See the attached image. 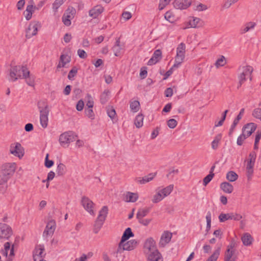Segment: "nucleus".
I'll list each match as a JSON object with an SVG mask.
<instances>
[{
    "instance_id": "864d4df0",
    "label": "nucleus",
    "mask_w": 261,
    "mask_h": 261,
    "mask_svg": "<svg viewBox=\"0 0 261 261\" xmlns=\"http://www.w3.org/2000/svg\"><path fill=\"white\" fill-rule=\"evenodd\" d=\"M252 116L258 119H260L261 121V109L260 108H256L255 109L252 114Z\"/></svg>"
},
{
    "instance_id": "37998d69",
    "label": "nucleus",
    "mask_w": 261,
    "mask_h": 261,
    "mask_svg": "<svg viewBox=\"0 0 261 261\" xmlns=\"http://www.w3.org/2000/svg\"><path fill=\"white\" fill-rule=\"evenodd\" d=\"M226 63L225 57L223 56H222L220 58L218 59L216 63L215 66L219 68V67L224 66Z\"/></svg>"
},
{
    "instance_id": "052dcab7",
    "label": "nucleus",
    "mask_w": 261,
    "mask_h": 261,
    "mask_svg": "<svg viewBox=\"0 0 261 261\" xmlns=\"http://www.w3.org/2000/svg\"><path fill=\"white\" fill-rule=\"evenodd\" d=\"M239 122V120H237V119H234V120H233V122L232 123V124H231V127L230 128V129H229V136H231L232 134L233 133L236 126L237 125V124H238Z\"/></svg>"
},
{
    "instance_id": "c9c22d12",
    "label": "nucleus",
    "mask_w": 261,
    "mask_h": 261,
    "mask_svg": "<svg viewBox=\"0 0 261 261\" xmlns=\"http://www.w3.org/2000/svg\"><path fill=\"white\" fill-rule=\"evenodd\" d=\"M256 25V23L253 22H247L244 28H242L241 29V33L242 34H244L247 32H248L250 30L253 29Z\"/></svg>"
},
{
    "instance_id": "2f4dec72",
    "label": "nucleus",
    "mask_w": 261,
    "mask_h": 261,
    "mask_svg": "<svg viewBox=\"0 0 261 261\" xmlns=\"http://www.w3.org/2000/svg\"><path fill=\"white\" fill-rule=\"evenodd\" d=\"M221 246V245H220L217 246L213 253L208 258L210 260L216 261L217 260L220 254Z\"/></svg>"
},
{
    "instance_id": "dca6fc26",
    "label": "nucleus",
    "mask_w": 261,
    "mask_h": 261,
    "mask_svg": "<svg viewBox=\"0 0 261 261\" xmlns=\"http://www.w3.org/2000/svg\"><path fill=\"white\" fill-rule=\"evenodd\" d=\"M45 251L43 245H38L35 248V254L33 255L34 261H38V259L43 258L45 257L46 253H44Z\"/></svg>"
},
{
    "instance_id": "b1692460",
    "label": "nucleus",
    "mask_w": 261,
    "mask_h": 261,
    "mask_svg": "<svg viewBox=\"0 0 261 261\" xmlns=\"http://www.w3.org/2000/svg\"><path fill=\"white\" fill-rule=\"evenodd\" d=\"M241 240L244 245L248 246L252 243L253 238L250 233L246 232L242 236Z\"/></svg>"
},
{
    "instance_id": "423d86ee",
    "label": "nucleus",
    "mask_w": 261,
    "mask_h": 261,
    "mask_svg": "<svg viewBox=\"0 0 261 261\" xmlns=\"http://www.w3.org/2000/svg\"><path fill=\"white\" fill-rule=\"evenodd\" d=\"M186 46L184 43H180L176 49V56L175 59V63L173 67H178L182 62L185 57Z\"/></svg>"
},
{
    "instance_id": "f03ea898",
    "label": "nucleus",
    "mask_w": 261,
    "mask_h": 261,
    "mask_svg": "<svg viewBox=\"0 0 261 261\" xmlns=\"http://www.w3.org/2000/svg\"><path fill=\"white\" fill-rule=\"evenodd\" d=\"M108 213V207L107 206H103L99 212V214L96 220L95 221L93 228V232L95 233H97L101 227L102 226L104 222L106 220V217Z\"/></svg>"
},
{
    "instance_id": "13d9d810",
    "label": "nucleus",
    "mask_w": 261,
    "mask_h": 261,
    "mask_svg": "<svg viewBox=\"0 0 261 261\" xmlns=\"http://www.w3.org/2000/svg\"><path fill=\"white\" fill-rule=\"evenodd\" d=\"M253 172V168H246V176L248 181L251 180Z\"/></svg>"
},
{
    "instance_id": "7ed1b4c3",
    "label": "nucleus",
    "mask_w": 261,
    "mask_h": 261,
    "mask_svg": "<svg viewBox=\"0 0 261 261\" xmlns=\"http://www.w3.org/2000/svg\"><path fill=\"white\" fill-rule=\"evenodd\" d=\"M77 135L72 131H68L62 134L59 137V142L63 147H68L69 144L77 139Z\"/></svg>"
},
{
    "instance_id": "a211bd4d",
    "label": "nucleus",
    "mask_w": 261,
    "mask_h": 261,
    "mask_svg": "<svg viewBox=\"0 0 261 261\" xmlns=\"http://www.w3.org/2000/svg\"><path fill=\"white\" fill-rule=\"evenodd\" d=\"M257 125L254 123H248L245 124L242 128V133L246 134L247 137L250 136L251 134L255 130Z\"/></svg>"
},
{
    "instance_id": "0eeeda50",
    "label": "nucleus",
    "mask_w": 261,
    "mask_h": 261,
    "mask_svg": "<svg viewBox=\"0 0 261 261\" xmlns=\"http://www.w3.org/2000/svg\"><path fill=\"white\" fill-rule=\"evenodd\" d=\"M38 109L40 112V124L42 127L46 128L47 126L48 115L49 114V110L48 106L46 105L44 108L40 106V102L38 103Z\"/></svg>"
},
{
    "instance_id": "603ef678",
    "label": "nucleus",
    "mask_w": 261,
    "mask_h": 261,
    "mask_svg": "<svg viewBox=\"0 0 261 261\" xmlns=\"http://www.w3.org/2000/svg\"><path fill=\"white\" fill-rule=\"evenodd\" d=\"M214 175V174H208L206 175L203 179V185L206 186L212 180Z\"/></svg>"
},
{
    "instance_id": "0e129e2a",
    "label": "nucleus",
    "mask_w": 261,
    "mask_h": 261,
    "mask_svg": "<svg viewBox=\"0 0 261 261\" xmlns=\"http://www.w3.org/2000/svg\"><path fill=\"white\" fill-rule=\"evenodd\" d=\"M139 222L144 226H147L151 221V219H143V218L137 219Z\"/></svg>"
},
{
    "instance_id": "338daca9",
    "label": "nucleus",
    "mask_w": 261,
    "mask_h": 261,
    "mask_svg": "<svg viewBox=\"0 0 261 261\" xmlns=\"http://www.w3.org/2000/svg\"><path fill=\"white\" fill-rule=\"evenodd\" d=\"M84 107V101L82 100H80L76 105V109L78 111H81L82 110H83Z\"/></svg>"
},
{
    "instance_id": "c03bdc74",
    "label": "nucleus",
    "mask_w": 261,
    "mask_h": 261,
    "mask_svg": "<svg viewBox=\"0 0 261 261\" xmlns=\"http://www.w3.org/2000/svg\"><path fill=\"white\" fill-rule=\"evenodd\" d=\"M253 71V68L250 66H246L243 67V71L242 73L246 76H250Z\"/></svg>"
},
{
    "instance_id": "ea45409f",
    "label": "nucleus",
    "mask_w": 261,
    "mask_h": 261,
    "mask_svg": "<svg viewBox=\"0 0 261 261\" xmlns=\"http://www.w3.org/2000/svg\"><path fill=\"white\" fill-rule=\"evenodd\" d=\"M66 0H55L54 3L53 4V10L56 13L58 11V8L62 5Z\"/></svg>"
},
{
    "instance_id": "aec40b11",
    "label": "nucleus",
    "mask_w": 261,
    "mask_h": 261,
    "mask_svg": "<svg viewBox=\"0 0 261 261\" xmlns=\"http://www.w3.org/2000/svg\"><path fill=\"white\" fill-rule=\"evenodd\" d=\"M162 58V51L160 49H156L153 54L152 57L147 63L148 65H152L158 62Z\"/></svg>"
},
{
    "instance_id": "f8f14e48",
    "label": "nucleus",
    "mask_w": 261,
    "mask_h": 261,
    "mask_svg": "<svg viewBox=\"0 0 261 261\" xmlns=\"http://www.w3.org/2000/svg\"><path fill=\"white\" fill-rule=\"evenodd\" d=\"M242 216L240 214L233 213L227 214L221 213L219 216V219L221 222H224L227 220L239 221L242 219Z\"/></svg>"
},
{
    "instance_id": "3c124183",
    "label": "nucleus",
    "mask_w": 261,
    "mask_h": 261,
    "mask_svg": "<svg viewBox=\"0 0 261 261\" xmlns=\"http://www.w3.org/2000/svg\"><path fill=\"white\" fill-rule=\"evenodd\" d=\"M165 18L170 22H173L174 20V15L172 12L169 11L165 13L164 15Z\"/></svg>"
},
{
    "instance_id": "69168bd1",
    "label": "nucleus",
    "mask_w": 261,
    "mask_h": 261,
    "mask_svg": "<svg viewBox=\"0 0 261 261\" xmlns=\"http://www.w3.org/2000/svg\"><path fill=\"white\" fill-rule=\"evenodd\" d=\"M77 55L81 59H85L87 57V55L86 51L84 50L81 49H78Z\"/></svg>"
},
{
    "instance_id": "5fc2aeb1",
    "label": "nucleus",
    "mask_w": 261,
    "mask_h": 261,
    "mask_svg": "<svg viewBox=\"0 0 261 261\" xmlns=\"http://www.w3.org/2000/svg\"><path fill=\"white\" fill-rule=\"evenodd\" d=\"M172 0H160L159 9L160 10H163L167 5H168Z\"/></svg>"
},
{
    "instance_id": "bf43d9fd",
    "label": "nucleus",
    "mask_w": 261,
    "mask_h": 261,
    "mask_svg": "<svg viewBox=\"0 0 261 261\" xmlns=\"http://www.w3.org/2000/svg\"><path fill=\"white\" fill-rule=\"evenodd\" d=\"M85 113L87 116L91 119H94V114L92 109H86Z\"/></svg>"
},
{
    "instance_id": "a878e982",
    "label": "nucleus",
    "mask_w": 261,
    "mask_h": 261,
    "mask_svg": "<svg viewBox=\"0 0 261 261\" xmlns=\"http://www.w3.org/2000/svg\"><path fill=\"white\" fill-rule=\"evenodd\" d=\"M70 61V57L64 54L61 55L60 58V63L57 66V68H60L61 67H64L65 66V65L67 63H69Z\"/></svg>"
},
{
    "instance_id": "a19ab883",
    "label": "nucleus",
    "mask_w": 261,
    "mask_h": 261,
    "mask_svg": "<svg viewBox=\"0 0 261 261\" xmlns=\"http://www.w3.org/2000/svg\"><path fill=\"white\" fill-rule=\"evenodd\" d=\"M140 106V102L138 100H134L130 103V108L134 112H137L139 111Z\"/></svg>"
},
{
    "instance_id": "de8ad7c7",
    "label": "nucleus",
    "mask_w": 261,
    "mask_h": 261,
    "mask_svg": "<svg viewBox=\"0 0 261 261\" xmlns=\"http://www.w3.org/2000/svg\"><path fill=\"white\" fill-rule=\"evenodd\" d=\"M206 231L208 232L211 229V213L210 212H208L206 216Z\"/></svg>"
},
{
    "instance_id": "4c0bfd02",
    "label": "nucleus",
    "mask_w": 261,
    "mask_h": 261,
    "mask_svg": "<svg viewBox=\"0 0 261 261\" xmlns=\"http://www.w3.org/2000/svg\"><path fill=\"white\" fill-rule=\"evenodd\" d=\"M110 91L109 90H105L100 95V100L102 104H105L109 100V94Z\"/></svg>"
},
{
    "instance_id": "c85d7f7f",
    "label": "nucleus",
    "mask_w": 261,
    "mask_h": 261,
    "mask_svg": "<svg viewBox=\"0 0 261 261\" xmlns=\"http://www.w3.org/2000/svg\"><path fill=\"white\" fill-rule=\"evenodd\" d=\"M151 207H146L144 208H140L136 215L137 219L143 218L145 217L150 211Z\"/></svg>"
},
{
    "instance_id": "774afa93",
    "label": "nucleus",
    "mask_w": 261,
    "mask_h": 261,
    "mask_svg": "<svg viewBox=\"0 0 261 261\" xmlns=\"http://www.w3.org/2000/svg\"><path fill=\"white\" fill-rule=\"evenodd\" d=\"M121 49V47L120 46H113L112 47V50L114 53V55L116 57L120 55Z\"/></svg>"
},
{
    "instance_id": "a18cd8bd",
    "label": "nucleus",
    "mask_w": 261,
    "mask_h": 261,
    "mask_svg": "<svg viewBox=\"0 0 261 261\" xmlns=\"http://www.w3.org/2000/svg\"><path fill=\"white\" fill-rule=\"evenodd\" d=\"M235 250H229V249H226L225 254H224V259H231L234 256V253Z\"/></svg>"
},
{
    "instance_id": "e433bc0d",
    "label": "nucleus",
    "mask_w": 261,
    "mask_h": 261,
    "mask_svg": "<svg viewBox=\"0 0 261 261\" xmlns=\"http://www.w3.org/2000/svg\"><path fill=\"white\" fill-rule=\"evenodd\" d=\"M173 189V185H170L169 186L166 187V188L161 190L160 192L162 193V195L164 196V197H165L169 195L172 191Z\"/></svg>"
},
{
    "instance_id": "cd10ccee",
    "label": "nucleus",
    "mask_w": 261,
    "mask_h": 261,
    "mask_svg": "<svg viewBox=\"0 0 261 261\" xmlns=\"http://www.w3.org/2000/svg\"><path fill=\"white\" fill-rule=\"evenodd\" d=\"M126 202H135L138 199V195L137 193L127 192L125 195Z\"/></svg>"
},
{
    "instance_id": "393cba45",
    "label": "nucleus",
    "mask_w": 261,
    "mask_h": 261,
    "mask_svg": "<svg viewBox=\"0 0 261 261\" xmlns=\"http://www.w3.org/2000/svg\"><path fill=\"white\" fill-rule=\"evenodd\" d=\"M220 188L226 193H231L233 191V187L230 183L225 181L221 184Z\"/></svg>"
},
{
    "instance_id": "bb28decb",
    "label": "nucleus",
    "mask_w": 261,
    "mask_h": 261,
    "mask_svg": "<svg viewBox=\"0 0 261 261\" xmlns=\"http://www.w3.org/2000/svg\"><path fill=\"white\" fill-rule=\"evenodd\" d=\"M22 79L25 80V82L29 86H34L35 77L34 75L30 74L29 70H28L25 75H23Z\"/></svg>"
},
{
    "instance_id": "412c9836",
    "label": "nucleus",
    "mask_w": 261,
    "mask_h": 261,
    "mask_svg": "<svg viewBox=\"0 0 261 261\" xmlns=\"http://www.w3.org/2000/svg\"><path fill=\"white\" fill-rule=\"evenodd\" d=\"M104 10L103 8L100 5H97L89 11V15L93 18H97Z\"/></svg>"
},
{
    "instance_id": "f704fd0d",
    "label": "nucleus",
    "mask_w": 261,
    "mask_h": 261,
    "mask_svg": "<svg viewBox=\"0 0 261 261\" xmlns=\"http://www.w3.org/2000/svg\"><path fill=\"white\" fill-rule=\"evenodd\" d=\"M238 178V174L233 171H228L226 174L227 179L230 182L236 181V180H237Z\"/></svg>"
},
{
    "instance_id": "f3484780",
    "label": "nucleus",
    "mask_w": 261,
    "mask_h": 261,
    "mask_svg": "<svg viewBox=\"0 0 261 261\" xmlns=\"http://www.w3.org/2000/svg\"><path fill=\"white\" fill-rule=\"evenodd\" d=\"M191 0H175L173 5L177 9H186L191 5Z\"/></svg>"
},
{
    "instance_id": "f257e3e1",
    "label": "nucleus",
    "mask_w": 261,
    "mask_h": 261,
    "mask_svg": "<svg viewBox=\"0 0 261 261\" xmlns=\"http://www.w3.org/2000/svg\"><path fill=\"white\" fill-rule=\"evenodd\" d=\"M16 168L15 163H6L0 168V185L6 184L13 175Z\"/></svg>"
},
{
    "instance_id": "e2e57ef3",
    "label": "nucleus",
    "mask_w": 261,
    "mask_h": 261,
    "mask_svg": "<svg viewBox=\"0 0 261 261\" xmlns=\"http://www.w3.org/2000/svg\"><path fill=\"white\" fill-rule=\"evenodd\" d=\"M107 114L112 119H114L116 114L115 110L112 108L108 109Z\"/></svg>"
},
{
    "instance_id": "58836bf2",
    "label": "nucleus",
    "mask_w": 261,
    "mask_h": 261,
    "mask_svg": "<svg viewBox=\"0 0 261 261\" xmlns=\"http://www.w3.org/2000/svg\"><path fill=\"white\" fill-rule=\"evenodd\" d=\"M143 116L142 114L138 115L135 120V124L137 128H140L143 125Z\"/></svg>"
},
{
    "instance_id": "9d476101",
    "label": "nucleus",
    "mask_w": 261,
    "mask_h": 261,
    "mask_svg": "<svg viewBox=\"0 0 261 261\" xmlns=\"http://www.w3.org/2000/svg\"><path fill=\"white\" fill-rule=\"evenodd\" d=\"M12 234L13 231L9 225L0 223V239L8 240Z\"/></svg>"
},
{
    "instance_id": "49530a36",
    "label": "nucleus",
    "mask_w": 261,
    "mask_h": 261,
    "mask_svg": "<svg viewBox=\"0 0 261 261\" xmlns=\"http://www.w3.org/2000/svg\"><path fill=\"white\" fill-rule=\"evenodd\" d=\"M179 170L178 169H174L173 168H171L169 170L168 173L166 175V176L169 179H172L175 175H176L178 173Z\"/></svg>"
},
{
    "instance_id": "4be33fe9",
    "label": "nucleus",
    "mask_w": 261,
    "mask_h": 261,
    "mask_svg": "<svg viewBox=\"0 0 261 261\" xmlns=\"http://www.w3.org/2000/svg\"><path fill=\"white\" fill-rule=\"evenodd\" d=\"M147 261H163L162 255L159 250L151 252L147 256Z\"/></svg>"
},
{
    "instance_id": "4d7b16f0",
    "label": "nucleus",
    "mask_w": 261,
    "mask_h": 261,
    "mask_svg": "<svg viewBox=\"0 0 261 261\" xmlns=\"http://www.w3.org/2000/svg\"><path fill=\"white\" fill-rule=\"evenodd\" d=\"M147 68L146 67H142L140 69V76L141 79H144L147 75Z\"/></svg>"
},
{
    "instance_id": "680f3d73",
    "label": "nucleus",
    "mask_w": 261,
    "mask_h": 261,
    "mask_svg": "<svg viewBox=\"0 0 261 261\" xmlns=\"http://www.w3.org/2000/svg\"><path fill=\"white\" fill-rule=\"evenodd\" d=\"M247 138H248L247 136H246V134H243L241 135L237 139V144L239 146H241L243 144V143Z\"/></svg>"
},
{
    "instance_id": "6ab92c4d",
    "label": "nucleus",
    "mask_w": 261,
    "mask_h": 261,
    "mask_svg": "<svg viewBox=\"0 0 261 261\" xmlns=\"http://www.w3.org/2000/svg\"><path fill=\"white\" fill-rule=\"evenodd\" d=\"M172 233L168 231H165L161 236L159 246L164 247L169 243L171 239Z\"/></svg>"
},
{
    "instance_id": "8fccbe9b",
    "label": "nucleus",
    "mask_w": 261,
    "mask_h": 261,
    "mask_svg": "<svg viewBox=\"0 0 261 261\" xmlns=\"http://www.w3.org/2000/svg\"><path fill=\"white\" fill-rule=\"evenodd\" d=\"M49 154L47 153L45 158L44 165L47 168H51L54 164V162L53 160L48 159Z\"/></svg>"
},
{
    "instance_id": "09e8293b",
    "label": "nucleus",
    "mask_w": 261,
    "mask_h": 261,
    "mask_svg": "<svg viewBox=\"0 0 261 261\" xmlns=\"http://www.w3.org/2000/svg\"><path fill=\"white\" fill-rule=\"evenodd\" d=\"M164 196L162 195L161 192L159 191L153 196V198L152 199V201L153 203H156L162 200Z\"/></svg>"
},
{
    "instance_id": "20e7f679",
    "label": "nucleus",
    "mask_w": 261,
    "mask_h": 261,
    "mask_svg": "<svg viewBox=\"0 0 261 261\" xmlns=\"http://www.w3.org/2000/svg\"><path fill=\"white\" fill-rule=\"evenodd\" d=\"M28 69L25 66H14L10 71V77L12 81H15L18 78H22L26 74Z\"/></svg>"
},
{
    "instance_id": "2eb2a0df",
    "label": "nucleus",
    "mask_w": 261,
    "mask_h": 261,
    "mask_svg": "<svg viewBox=\"0 0 261 261\" xmlns=\"http://www.w3.org/2000/svg\"><path fill=\"white\" fill-rule=\"evenodd\" d=\"M144 248L148 249V252L146 253L148 255L151 252H155L158 250L155 246V242L152 238L147 239L144 243Z\"/></svg>"
},
{
    "instance_id": "1a4fd4ad",
    "label": "nucleus",
    "mask_w": 261,
    "mask_h": 261,
    "mask_svg": "<svg viewBox=\"0 0 261 261\" xmlns=\"http://www.w3.org/2000/svg\"><path fill=\"white\" fill-rule=\"evenodd\" d=\"M9 151L10 153L19 159H21L24 153L23 147L18 142L11 144L10 146Z\"/></svg>"
},
{
    "instance_id": "c756f323",
    "label": "nucleus",
    "mask_w": 261,
    "mask_h": 261,
    "mask_svg": "<svg viewBox=\"0 0 261 261\" xmlns=\"http://www.w3.org/2000/svg\"><path fill=\"white\" fill-rule=\"evenodd\" d=\"M156 175V172L149 173L147 176H145L143 177H142L141 179L139 180L138 182L140 184H145L152 180Z\"/></svg>"
},
{
    "instance_id": "39448f33",
    "label": "nucleus",
    "mask_w": 261,
    "mask_h": 261,
    "mask_svg": "<svg viewBox=\"0 0 261 261\" xmlns=\"http://www.w3.org/2000/svg\"><path fill=\"white\" fill-rule=\"evenodd\" d=\"M138 242L135 240H131L127 242L122 243L120 244V242L118 244V247L116 251L114 253L116 257H118V254L123 253L124 251H130L136 248Z\"/></svg>"
},
{
    "instance_id": "5701e85b",
    "label": "nucleus",
    "mask_w": 261,
    "mask_h": 261,
    "mask_svg": "<svg viewBox=\"0 0 261 261\" xmlns=\"http://www.w3.org/2000/svg\"><path fill=\"white\" fill-rule=\"evenodd\" d=\"M134 234L130 228H127L124 231L123 235L120 240V244L122 243H124L126 241L128 240L130 237H134Z\"/></svg>"
},
{
    "instance_id": "79ce46f5",
    "label": "nucleus",
    "mask_w": 261,
    "mask_h": 261,
    "mask_svg": "<svg viewBox=\"0 0 261 261\" xmlns=\"http://www.w3.org/2000/svg\"><path fill=\"white\" fill-rule=\"evenodd\" d=\"M77 70L78 69L76 66L73 67L72 69L69 71L68 75V79L69 80H73V77L76 75Z\"/></svg>"
},
{
    "instance_id": "6e6552de",
    "label": "nucleus",
    "mask_w": 261,
    "mask_h": 261,
    "mask_svg": "<svg viewBox=\"0 0 261 261\" xmlns=\"http://www.w3.org/2000/svg\"><path fill=\"white\" fill-rule=\"evenodd\" d=\"M76 14V10L72 7H69L66 10L62 16V21L66 26L70 25L71 20L72 19Z\"/></svg>"
},
{
    "instance_id": "ddd939ff",
    "label": "nucleus",
    "mask_w": 261,
    "mask_h": 261,
    "mask_svg": "<svg viewBox=\"0 0 261 261\" xmlns=\"http://www.w3.org/2000/svg\"><path fill=\"white\" fill-rule=\"evenodd\" d=\"M81 203L84 208L91 215H94L93 210L94 203L88 197L83 196L82 198Z\"/></svg>"
},
{
    "instance_id": "7c9ffc66",
    "label": "nucleus",
    "mask_w": 261,
    "mask_h": 261,
    "mask_svg": "<svg viewBox=\"0 0 261 261\" xmlns=\"http://www.w3.org/2000/svg\"><path fill=\"white\" fill-rule=\"evenodd\" d=\"M203 22L199 18L193 17L192 20H190L189 24L192 28H199L202 25Z\"/></svg>"
},
{
    "instance_id": "6e6d98bb",
    "label": "nucleus",
    "mask_w": 261,
    "mask_h": 261,
    "mask_svg": "<svg viewBox=\"0 0 261 261\" xmlns=\"http://www.w3.org/2000/svg\"><path fill=\"white\" fill-rule=\"evenodd\" d=\"M168 126L170 128H175L177 124V122L176 120L174 119H170L168 120L167 122Z\"/></svg>"
},
{
    "instance_id": "9b49d317",
    "label": "nucleus",
    "mask_w": 261,
    "mask_h": 261,
    "mask_svg": "<svg viewBox=\"0 0 261 261\" xmlns=\"http://www.w3.org/2000/svg\"><path fill=\"white\" fill-rule=\"evenodd\" d=\"M38 27H40V23L39 22H31L26 29L25 37L30 39L36 35L37 34Z\"/></svg>"
},
{
    "instance_id": "473e14b6",
    "label": "nucleus",
    "mask_w": 261,
    "mask_h": 261,
    "mask_svg": "<svg viewBox=\"0 0 261 261\" xmlns=\"http://www.w3.org/2000/svg\"><path fill=\"white\" fill-rule=\"evenodd\" d=\"M34 6L33 5H28L27 7L26 10L24 12L25 19L29 20L31 19L32 14L34 12Z\"/></svg>"
},
{
    "instance_id": "4468645a",
    "label": "nucleus",
    "mask_w": 261,
    "mask_h": 261,
    "mask_svg": "<svg viewBox=\"0 0 261 261\" xmlns=\"http://www.w3.org/2000/svg\"><path fill=\"white\" fill-rule=\"evenodd\" d=\"M56 222L54 220H50L47 224L45 230L43 233V237H47L48 236H52L56 229Z\"/></svg>"
},
{
    "instance_id": "72a5a7b5",
    "label": "nucleus",
    "mask_w": 261,
    "mask_h": 261,
    "mask_svg": "<svg viewBox=\"0 0 261 261\" xmlns=\"http://www.w3.org/2000/svg\"><path fill=\"white\" fill-rule=\"evenodd\" d=\"M57 174L58 176H63L66 172V167L63 163H60L57 168Z\"/></svg>"
}]
</instances>
